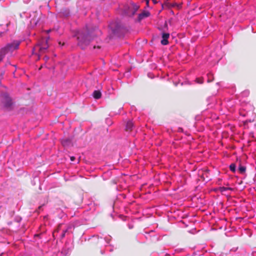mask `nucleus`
Returning <instances> with one entry per match:
<instances>
[{"label":"nucleus","instance_id":"nucleus-8","mask_svg":"<svg viewBox=\"0 0 256 256\" xmlns=\"http://www.w3.org/2000/svg\"><path fill=\"white\" fill-rule=\"evenodd\" d=\"M150 16V13L148 11H144L140 14L138 16V20L140 22L142 19L148 18Z\"/></svg>","mask_w":256,"mask_h":256},{"label":"nucleus","instance_id":"nucleus-6","mask_svg":"<svg viewBox=\"0 0 256 256\" xmlns=\"http://www.w3.org/2000/svg\"><path fill=\"white\" fill-rule=\"evenodd\" d=\"M170 38V34L166 32H162V40H161L160 43L162 45L166 46L168 44V39Z\"/></svg>","mask_w":256,"mask_h":256},{"label":"nucleus","instance_id":"nucleus-1","mask_svg":"<svg viewBox=\"0 0 256 256\" xmlns=\"http://www.w3.org/2000/svg\"><path fill=\"white\" fill-rule=\"evenodd\" d=\"M100 32L96 27L92 30L87 28L86 32H81L78 36V44L82 48H84L92 40L91 37L98 36Z\"/></svg>","mask_w":256,"mask_h":256},{"label":"nucleus","instance_id":"nucleus-30","mask_svg":"<svg viewBox=\"0 0 256 256\" xmlns=\"http://www.w3.org/2000/svg\"><path fill=\"white\" fill-rule=\"evenodd\" d=\"M48 39H49V38H48V39H47V40H48Z\"/></svg>","mask_w":256,"mask_h":256},{"label":"nucleus","instance_id":"nucleus-24","mask_svg":"<svg viewBox=\"0 0 256 256\" xmlns=\"http://www.w3.org/2000/svg\"><path fill=\"white\" fill-rule=\"evenodd\" d=\"M96 48H100V46H98Z\"/></svg>","mask_w":256,"mask_h":256},{"label":"nucleus","instance_id":"nucleus-16","mask_svg":"<svg viewBox=\"0 0 256 256\" xmlns=\"http://www.w3.org/2000/svg\"><path fill=\"white\" fill-rule=\"evenodd\" d=\"M4 56L5 55L3 54H2L0 50V62L2 61Z\"/></svg>","mask_w":256,"mask_h":256},{"label":"nucleus","instance_id":"nucleus-5","mask_svg":"<svg viewBox=\"0 0 256 256\" xmlns=\"http://www.w3.org/2000/svg\"><path fill=\"white\" fill-rule=\"evenodd\" d=\"M2 103L6 108H8L12 104V101L11 98L6 94H4L2 95Z\"/></svg>","mask_w":256,"mask_h":256},{"label":"nucleus","instance_id":"nucleus-15","mask_svg":"<svg viewBox=\"0 0 256 256\" xmlns=\"http://www.w3.org/2000/svg\"><path fill=\"white\" fill-rule=\"evenodd\" d=\"M67 231H68L67 229L65 230H62V235H61V237L62 238L64 237L66 233L67 232Z\"/></svg>","mask_w":256,"mask_h":256},{"label":"nucleus","instance_id":"nucleus-7","mask_svg":"<svg viewBox=\"0 0 256 256\" xmlns=\"http://www.w3.org/2000/svg\"><path fill=\"white\" fill-rule=\"evenodd\" d=\"M134 127V124L133 122L130 120H128L126 122L125 130L127 132H130L132 130Z\"/></svg>","mask_w":256,"mask_h":256},{"label":"nucleus","instance_id":"nucleus-28","mask_svg":"<svg viewBox=\"0 0 256 256\" xmlns=\"http://www.w3.org/2000/svg\"><path fill=\"white\" fill-rule=\"evenodd\" d=\"M96 48V46H94V48Z\"/></svg>","mask_w":256,"mask_h":256},{"label":"nucleus","instance_id":"nucleus-13","mask_svg":"<svg viewBox=\"0 0 256 256\" xmlns=\"http://www.w3.org/2000/svg\"><path fill=\"white\" fill-rule=\"evenodd\" d=\"M236 164H232L230 166V169L232 172H235V171H236Z\"/></svg>","mask_w":256,"mask_h":256},{"label":"nucleus","instance_id":"nucleus-29","mask_svg":"<svg viewBox=\"0 0 256 256\" xmlns=\"http://www.w3.org/2000/svg\"><path fill=\"white\" fill-rule=\"evenodd\" d=\"M59 44H62V43L60 42H59Z\"/></svg>","mask_w":256,"mask_h":256},{"label":"nucleus","instance_id":"nucleus-9","mask_svg":"<svg viewBox=\"0 0 256 256\" xmlns=\"http://www.w3.org/2000/svg\"><path fill=\"white\" fill-rule=\"evenodd\" d=\"M62 144L64 146H68L72 144V140L70 138H64L62 140Z\"/></svg>","mask_w":256,"mask_h":256},{"label":"nucleus","instance_id":"nucleus-19","mask_svg":"<svg viewBox=\"0 0 256 256\" xmlns=\"http://www.w3.org/2000/svg\"><path fill=\"white\" fill-rule=\"evenodd\" d=\"M60 227H61V225L60 224L58 226V228L56 230V232H58L59 230H60Z\"/></svg>","mask_w":256,"mask_h":256},{"label":"nucleus","instance_id":"nucleus-4","mask_svg":"<svg viewBox=\"0 0 256 256\" xmlns=\"http://www.w3.org/2000/svg\"><path fill=\"white\" fill-rule=\"evenodd\" d=\"M139 8L140 6L134 3H130L128 6V10L126 12L127 14L130 16H134Z\"/></svg>","mask_w":256,"mask_h":256},{"label":"nucleus","instance_id":"nucleus-11","mask_svg":"<svg viewBox=\"0 0 256 256\" xmlns=\"http://www.w3.org/2000/svg\"><path fill=\"white\" fill-rule=\"evenodd\" d=\"M246 170V167L245 166H242L241 164H240L238 170L240 172V173L242 174H244Z\"/></svg>","mask_w":256,"mask_h":256},{"label":"nucleus","instance_id":"nucleus-25","mask_svg":"<svg viewBox=\"0 0 256 256\" xmlns=\"http://www.w3.org/2000/svg\"><path fill=\"white\" fill-rule=\"evenodd\" d=\"M164 5H165V6H169L168 5V4H164Z\"/></svg>","mask_w":256,"mask_h":256},{"label":"nucleus","instance_id":"nucleus-3","mask_svg":"<svg viewBox=\"0 0 256 256\" xmlns=\"http://www.w3.org/2000/svg\"><path fill=\"white\" fill-rule=\"evenodd\" d=\"M20 41L14 40L11 43L7 44L4 47L0 49L1 52L6 55L9 52H12L14 50L18 48L20 44Z\"/></svg>","mask_w":256,"mask_h":256},{"label":"nucleus","instance_id":"nucleus-2","mask_svg":"<svg viewBox=\"0 0 256 256\" xmlns=\"http://www.w3.org/2000/svg\"><path fill=\"white\" fill-rule=\"evenodd\" d=\"M48 48V40L42 39L41 42L37 44L34 48L33 50L38 52V58L40 59V56L46 53Z\"/></svg>","mask_w":256,"mask_h":256},{"label":"nucleus","instance_id":"nucleus-22","mask_svg":"<svg viewBox=\"0 0 256 256\" xmlns=\"http://www.w3.org/2000/svg\"><path fill=\"white\" fill-rule=\"evenodd\" d=\"M164 26H165L166 27H167L168 26H167L166 22L165 23Z\"/></svg>","mask_w":256,"mask_h":256},{"label":"nucleus","instance_id":"nucleus-27","mask_svg":"<svg viewBox=\"0 0 256 256\" xmlns=\"http://www.w3.org/2000/svg\"><path fill=\"white\" fill-rule=\"evenodd\" d=\"M162 7L164 8V4H162Z\"/></svg>","mask_w":256,"mask_h":256},{"label":"nucleus","instance_id":"nucleus-21","mask_svg":"<svg viewBox=\"0 0 256 256\" xmlns=\"http://www.w3.org/2000/svg\"><path fill=\"white\" fill-rule=\"evenodd\" d=\"M70 158L72 161H74L75 160V157L71 156Z\"/></svg>","mask_w":256,"mask_h":256},{"label":"nucleus","instance_id":"nucleus-20","mask_svg":"<svg viewBox=\"0 0 256 256\" xmlns=\"http://www.w3.org/2000/svg\"><path fill=\"white\" fill-rule=\"evenodd\" d=\"M42 206H38V210H37V212H40V210L42 208Z\"/></svg>","mask_w":256,"mask_h":256},{"label":"nucleus","instance_id":"nucleus-14","mask_svg":"<svg viewBox=\"0 0 256 256\" xmlns=\"http://www.w3.org/2000/svg\"><path fill=\"white\" fill-rule=\"evenodd\" d=\"M196 81L198 84H202L204 82V79L202 78H196Z\"/></svg>","mask_w":256,"mask_h":256},{"label":"nucleus","instance_id":"nucleus-26","mask_svg":"<svg viewBox=\"0 0 256 256\" xmlns=\"http://www.w3.org/2000/svg\"><path fill=\"white\" fill-rule=\"evenodd\" d=\"M171 6H174V4H172V5H171Z\"/></svg>","mask_w":256,"mask_h":256},{"label":"nucleus","instance_id":"nucleus-18","mask_svg":"<svg viewBox=\"0 0 256 256\" xmlns=\"http://www.w3.org/2000/svg\"><path fill=\"white\" fill-rule=\"evenodd\" d=\"M44 59L46 62H47L49 60V57L48 56H44Z\"/></svg>","mask_w":256,"mask_h":256},{"label":"nucleus","instance_id":"nucleus-10","mask_svg":"<svg viewBox=\"0 0 256 256\" xmlns=\"http://www.w3.org/2000/svg\"><path fill=\"white\" fill-rule=\"evenodd\" d=\"M92 96L95 99H99L102 96V94L100 90H96L93 92Z\"/></svg>","mask_w":256,"mask_h":256},{"label":"nucleus","instance_id":"nucleus-17","mask_svg":"<svg viewBox=\"0 0 256 256\" xmlns=\"http://www.w3.org/2000/svg\"><path fill=\"white\" fill-rule=\"evenodd\" d=\"M152 2H154V4H156L158 3V2L156 0H152ZM149 1L150 0H146V4L148 6V3H149Z\"/></svg>","mask_w":256,"mask_h":256},{"label":"nucleus","instance_id":"nucleus-12","mask_svg":"<svg viewBox=\"0 0 256 256\" xmlns=\"http://www.w3.org/2000/svg\"><path fill=\"white\" fill-rule=\"evenodd\" d=\"M232 190V188H231L224 187V186L220 187L219 188V190L221 192H223L227 190Z\"/></svg>","mask_w":256,"mask_h":256},{"label":"nucleus","instance_id":"nucleus-23","mask_svg":"<svg viewBox=\"0 0 256 256\" xmlns=\"http://www.w3.org/2000/svg\"><path fill=\"white\" fill-rule=\"evenodd\" d=\"M50 31H51V30H48L47 31V32H50Z\"/></svg>","mask_w":256,"mask_h":256}]
</instances>
